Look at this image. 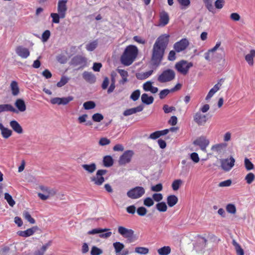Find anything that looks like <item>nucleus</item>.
Here are the masks:
<instances>
[{
    "label": "nucleus",
    "instance_id": "obj_12",
    "mask_svg": "<svg viewBox=\"0 0 255 255\" xmlns=\"http://www.w3.org/2000/svg\"><path fill=\"white\" fill-rule=\"evenodd\" d=\"M189 45V41L186 38H183L179 41L176 42L173 47L175 51L177 52H180L184 50Z\"/></svg>",
    "mask_w": 255,
    "mask_h": 255
},
{
    "label": "nucleus",
    "instance_id": "obj_61",
    "mask_svg": "<svg viewBox=\"0 0 255 255\" xmlns=\"http://www.w3.org/2000/svg\"><path fill=\"white\" fill-rule=\"evenodd\" d=\"M225 2L224 0H216L215 2V6L218 9H221L223 7Z\"/></svg>",
    "mask_w": 255,
    "mask_h": 255
},
{
    "label": "nucleus",
    "instance_id": "obj_58",
    "mask_svg": "<svg viewBox=\"0 0 255 255\" xmlns=\"http://www.w3.org/2000/svg\"><path fill=\"white\" fill-rule=\"evenodd\" d=\"M143 204L147 207H151L154 204V202L151 198L147 197L144 200Z\"/></svg>",
    "mask_w": 255,
    "mask_h": 255
},
{
    "label": "nucleus",
    "instance_id": "obj_14",
    "mask_svg": "<svg viewBox=\"0 0 255 255\" xmlns=\"http://www.w3.org/2000/svg\"><path fill=\"white\" fill-rule=\"evenodd\" d=\"M67 0H59L57 5V11L61 14L62 18H65L67 10Z\"/></svg>",
    "mask_w": 255,
    "mask_h": 255
},
{
    "label": "nucleus",
    "instance_id": "obj_18",
    "mask_svg": "<svg viewBox=\"0 0 255 255\" xmlns=\"http://www.w3.org/2000/svg\"><path fill=\"white\" fill-rule=\"evenodd\" d=\"M14 106L16 108V110L17 111L15 113L18 112H24L26 110V106L24 101L22 99H17L14 102Z\"/></svg>",
    "mask_w": 255,
    "mask_h": 255
},
{
    "label": "nucleus",
    "instance_id": "obj_62",
    "mask_svg": "<svg viewBox=\"0 0 255 255\" xmlns=\"http://www.w3.org/2000/svg\"><path fill=\"white\" fill-rule=\"evenodd\" d=\"M170 92H171V91L168 89H164L161 91L159 94L160 99H164Z\"/></svg>",
    "mask_w": 255,
    "mask_h": 255
},
{
    "label": "nucleus",
    "instance_id": "obj_20",
    "mask_svg": "<svg viewBox=\"0 0 255 255\" xmlns=\"http://www.w3.org/2000/svg\"><path fill=\"white\" fill-rule=\"evenodd\" d=\"M82 168L88 174L93 173L97 169V166L95 163L90 164H83L81 165Z\"/></svg>",
    "mask_w": 255,
    "mask_h": 255
},
{
    "label": "nucleus",
    "instance_id": "obj_17",
    "mask_svg": "<svg viewBox=\"0 0 255 255\" xmlns=\"http://www.w3.org/2000/svg\"><path fill=\"white\" fill-rule=\"evenodd\" d=\"M227 144H217L212 146L211 150L221 156L225 152Z\"/></svg>",
    "mask_w": 255,
    "mask_h": 255
},
{
    "label": "nucleus",
    "instance_id": "obj_3",
    "mask_svg": "<svg viewBox=\"0 0 255 255\" xmlns=\"http://www.w3.org/2000/svg\"><path fill=\"white\" fill-rule=\"evenodd\" d=\"M175 78V72L172 69L164 70L157 77V80L161 83H167L173 80Z\"/></svg>",
    "mask_w": 255,
    "mask_h": 255
},
{
    "label": "nucleus",
    "instance_id": "obj_1",
    "mask_svg": "<svg viewBox=\"0 0 255 255\" xmlns=\"http://www.w3.org/2000/svg\"><path fill=\"white\" fill-rule=\"evenodd\" d=\"M169 36L163 34L158 37L153 45L151 60L153 65L158 66L162 61L168 45Z\"/></svg>",
    "mask_w": 255,
    "mask_h": 255
},
{
    "label": "nucleus",
    "instance_id": "obj_29",
    "mask_svg": "<svg viewBox=\"0 0 255 255\" xmlns=\"http://www.w3.org/2000/svg\"><path fill=\"white\" fill-rule=\"evenodd\" d=\"M178 200V199L177 197L174 195H169L167 198V203L168 205L170 207L176 205Z\"/></svg>",
    "mask_w": 255,
    "mask_h": 255
},
{
    "label": "nucleus",
    "instance_id": "obj_9",
    "mask_svg": "<svg viewBox=\"0 0 255 255\" xmlns=\"http://www.w3.org/2000/svg\"><path fill=\"white\" fill-rule=\"evenodd\" d=\"M118 233L123 237L128 239L129 243L132 242L131 239L134 235V231L132 230L127 229L123 226H119L118 227Z\"/></svg>",
    "mask_w": 255,
    "mask_h": 255
},
{
    "label": "nucleus",
    "instance_id": "obj_37",
    "mask_svg": "<svg viewBox=\"0 0 255 255\" xmlns=\"http://www.w3.org/2000/svg\"><path fill=\"white\" fill-rule=\"evenodd\" d=\"M113 247L116 254L120 253L125 248L124 245L119 242H116L113 244Z\"/></svg>",
    "mask_w": 255,
    "mask_h": 255
},
{
    "label": "nucleus",
    "instance_id": "obj_59",
    "mask_svg": "<svg viewBox=\"0 0 255 255\" xmlns=\"http://www.w3.org/2000/svg\"><path fill=\"white\" fill-rule=\"evenodd\" d=\"M147 209L143 207H139L137 209V213L138 214V215L140 216H145L147 213Z\"/></svg>",
    "mask_w": 255,
    "mask_h": 255
},
{
    "label": "nucleus",
    "instance_id": "obj_49",
    "mask_svg": "<svg viewBox=\"0 0 255 255\" xmlns=\"http://www.w3.org/2000/svg\"><path fill=\"white\" fill-rule=\"evenodd\" d=\"M244 164L246 169L247 170H251L254 169V165L252 162L248 158H245L244 160Z\"/></svg>",
    "mask_w": 255,
    "mask_h": 255
},
{
    "label": "nucleus",
    "instance_id": "obj_36",
    "mask_svg": "<svg viewBox=\"0 0 255 255\" xmlns=\"http://www.w3.org/2000/svg\"><path fill=\"white\" fill-rule=\"evenodd\" d=\"M232 244L235 247L237 255H244V251L243 249L235 240H233Z\"/></svg>",
    "mask_w": 255,
    "mask_h": 255
},
{
    "label": "nucleus",
    "instance_id": "obj_44",
    "mask_svg": "<svg viewBox=\"0 0 255 255\" xmlns=\"http://www.w3.org/2000/svg\"><path fill=\"white\" fill-rule=\"evenodd\" d=\"M4 199L10 206L13 207L15 205V201L12 199V196L8 193H5L4 194Z\"/></svg>",
    "mask_w": 255,
    "mask_h": 255
},
{
    "label": "nucleus",
    "instance_id": "obj_11",
    "mask_svg": "<svg viewBox=\"0 0 255 255\" xmlns=\"http://www.w3.org/2000/svg\"><path fill=\"white\" fill-rule=\"evenodd\" d=\"M221 45V42L216 43L215 46L212 48L208 50V51L204 54L205 59L208 61L216 59L215 58V52L219 48Z\"/></svg>",
    "mask_w": 255,
    "mask_h": 255
},
{
    "label": "nucleus",
    "instance_id": "obj_6",
    "mask_svg": "<svg viewBox=\"0 0 255 255\" xmlns=\"http://www.w3.org/2000/svg\"><path fill=\"white\" fill-rule=\"evenodd\" d=\"M107 172V171L105 169H99L97 171L95 176L90 178V180L95 185L98 186L101 185L105 182L103 175L106 174Z\"/></svg>",
    "mask_w": 255,
    "mask_h": 255
},
{
    "label": "nucleus",
    "instance_id": "obj_46",
    "mask_svg": "<svg viewBox=\"0 0 255 255\" xmlns=\"http://www.w3.org/2000/svg\"><path fill=\"white\" fill-rule=\"evenodd\" d=\"M98 42L97 40H94L91 43L86 45V49L89 51H93L97 46Z\"/></svg>",
    "mask_w": 255,
    "mask_h": 255
},
{
    "label": "nucleus",
    "instance_id": "obj_16",
    "mask_svg": "<svg viewBox=\"0 0 255 255\" xmlns=\"http://www.w3.org/2000/svg\"><path fill=\"white\" fill-rule=\"evenodd\" d=\"M38 230L39 228L37 226H34L25 231H19L17 232V234L20 237L26 238L32 236Z\"/></svg>",
    "mask_w": 255,
    "mask_h": 255
},
{
    "label": "nucleus",
    "instance_id": "obj_57",
    "mask_svg": "<svg viewBox=\"0 0 255 255\" xmlns=\"http://www.w3.org/2000/svg\"><path fill=\"white\" fill-rule=\"evenodd\" d=\"M253 57L254 56L251 52L250 54H247L245 56V59L247 61V62L248 63L249 65L252 66L254 64Z\"/></svg>",
    "mask_w": 255,
    "mask_h": 255
},
{
    "label": "nucleus",
    "instance_id": "obj_52",
    "mask_svg": "<svg viewBox=\"0 0 255 255\" xmlns=\"http://www.w3.org/2000/svg\"><path fill=\"white\" fill-rule=\"evenodd\" d=\"M140 94V91L139 90H136L131 93L130 98L133 101H136L138 99Z\"/></svg>",
    "mask_w": 255,
    "mask_h": 255
},
{
    "label": "nucleus",
    "instance_id": "obj_42",
    "mask_svg": "<svg viewBox=\"0 0 255 255\" xmlns=\"http://www.w3.org/2000/svg\"><path fill=\"white\" fill-rule=\"evenodd\" d=\"M226 211L230 214H235L236 213L237 209L235 205L233 204H228L226 207Z\"/></svg>",
    "mask_w": 255,
    "mask_h": 255
},
{
    "label": "nucleus",
    "instance_id": "obj_43",
    "mask_svg": "<svg viewBox=\"0 0 255 255\" xmlns=\"http://www.w3.org/2000/svg\"><path fill=\"white\" fill-rule=\"evenodd\" d=\"M96 104L94 102L90 101L85 102L83 104V107L85 110H91L95 108Z\"/></svg>",
    "mask_w": 255,
    "mask_h": 255
},
{
    "label": "nucleus",
    "instance_id": "obj_40",
    "mask_svg": "<svg viewBox=\"0 0 255 255\" xmlns=\"http://www.w3.org/2000/svg\"><path fill=\"white\" fill-rule=\"evenodd\" d=\"M50 16L52 18V22L54 23H59L60 22V18H63L61 17V14L57 13H51Z\"/></svg>",
    "mask_w": 255,
    "mask_h": 255
},
{
    "label": "nucleus",
    "instance_id": "obj_35",
    "mask_svg": "<svg viewBox=\"0 0 255 255\" xmlns=\"http://www.w3.org/2000/svg\"><path fill=\"white\" fill-rule=\"evenodd\" d=\"M217 50L218 51V52H216V51L215 52V58L216 59H218V61H219L225 57V53L224 48L223 47H221V46Z\"/></svg>",
    "mask_w": 255,
    "mask_h": 255
},
{
    "label": "nucleus",
    "instance_id": "obj_5",
    "mask_svg": "<svg viewBox=\"0 0 255 255\" xmlns=\"http://www.w3.org/2000/svg\"><path fill=\"white\" fill-rule=\"evenodd\" d=\"M145 189L141 186H136L129 190L127 193V196L132 199H138L145 193Z\"/></svg>",
    "mask_w": 255,
    "mask_h": 255
},
{
    "label": "nucleus",
    "instance_id": "obj_4",
    "mask_svg": "<svg viewBox=\"0 0 255 255\" xmlns=\"http://www.w3.org/2000/svg\"><path fill=\"white\" fill-rule=\"evenodd\" d=\"M193 66V64L192 62L182 60L175 64V68L179 73L186 75L188 73L189 69Z\"/></svg>",
    "mask_w": 255,
    "mask_h": 255
},
{
    "label": "nucleus",
    "instance_id": "obj_22",
    "mask_svg": "<svg viewBox=\"0 0 255 255\" xmlns=\"http://www.w3.org/2000/svg\"><path fill=\"white\" fill-rule=\"evenodd\" d=\"M9 125L15 132L18 134H21L23 132V129L21 126L16 121H11L9 123Z\"/></svg>",
    "mask_w": 255,
    "mask_h": 255
},
{
    "label": "nucleus",
    "instance_id": "obj_41",
    "mask_svg": "<svg viewBox=\"0 0 255 255\" xmlns=\"http://www.w3.org/2000/svg\"><path fill=\"white\" fill-rule=\"evenodd\" d=\"M109 229L105 228V229H101V228H97L92 230L88 232L89 235H93L96 234L103 233L104 232H107L109 231Z\"/></svg>",
    "mask_w": 255,
    "mask_h": 255
},
{
    "label": "nucleus",
    "instance_id": "obj_31",
    "mask_svg": "<svg viewBox=\"0 0 255 255\" xmlns=\"http://www.w3.org/2000/svg\"><path fill=\"white\" fill-rule=\"evenodd\" d=\"M103 164L104 166L109 167L113 165L114 161L113 158L110 155H107L103 158Z\"/></svg>",
    "mask_w": 255,
    "mask_h": 255
},
{
    "label": "nucleus",
    "instance_id": "obj_55",
    "mask_svg": "<svg viewBox=\"0 0 255 255\" xmlns=\"http://www.w3.org/2000/svg\"><path fill=\"white\" fill-rule=\"evenodd\" d=\"M254 179L255 175L251 172L248 173L245 177V180H246L247 183L249 184L253 182Z\"/></svg>",
    "mask_w": 255,
    "mask_h": 255
},
{
    "label": "nucleus",
    "instance_id": "obj_39",
    "mask_svg": "<svg viewBox=\"0 0 255 255\" xmlns=\"http://www.w3.org/2000/svg\"><path fill=\"white\" fill-rule=\"evenodd\" d=\"M156 208L159 212H164L167 211V207L165 202H161L156 205Z\"/></svg>",
    "mask_w": 255,
    "mask_h": 255
},
{
    "label": "nucleus",
    "instance_id": "obj_60",
    "mask_svg": "<svg viewBox=\"0 0 255 255\" xmlns=\"http://www.w3.org/2000/svg\"><path fill=\"white\" fill-rule=\"evenodd\" d=\"M110 140L108 139L107 138L102 137L100 139L99 141V144L101 146H105L109 144L110 143Z\"/></svg>",
    "mask_w": 255,
    "mask_h": 255
},
{
    "label": "nucleus",
    "instance_id": "obj_2",
    "mask_svg": "<svg viewBox=\"0 0 255 255\" xmlns=\"http://www.w3.org/2000/svg\"><path fill=\"white\" fill-rule=\"evenodd\" d=\"M138 52L136 46L130 45L127 46L122 54L121 61L122 64L126 66L131 65L135 60Z\"/></svg>",
    "mask_w": 255,
    "mask_h": 255
},
{
    "label": "nucleus",
    "instance_id": "obj_56",
    "mask_svg": "<svg viewBox=\"0 0 255 255\" xmlns=\"http://www.w3.org/2000/svg\"><path fill=\"white\" fill-rule=\"evenodd\" d=\"M50 36V32L49 30H46L44 31V32L42 34V41L43 42H46L49 38Z\"/></svg>",
    "mask_w": 255,
    "mask_h": 255
},
{
    "label": "nucleus",
    "instance_id": "obj_23",
    "mask_svg": "<svg viewBox=\"0 0 255 255\" xmlns=\"http://www.w3.org/2000/svg\"><path fill=\"white\" fill-rule=\"evenodd\" d=\"M10 112L12 113H16L17 111L11 105L9 104H0V113L3 112Z\"/></svg>",
    "mask_w": 255,
    "mask_h": 255
},
{
    "label": "nucleus",
    "instance_id": "obj_54",
    "mask_svg": "<svg viewBox=\"0 0 255 255\" xmlns=\"http://www.w3.org/2000/svg\"><path fill=\"white\" fill-rule=\"evenodd\" d=\"M74 98L72 96L61 98V105H66L70 102L73 101Z\"/></svg>",
    "mask_w": 255,
    "mask_h": 255
},
{
    "label": "nucleus",
    "instance_id": "obj_38",
    "mask_svg": "<svg viewBox=\"0 0 255 255\" xmlns=\"http://www.w3.org/2000/svg\"><path fill=\"white\" fill-rule=\"evenodd\" d=\"M153 72V71L152 70H149L148 71L138 74L136 75V77L140 80H144L148 77H149L150 76H151Z\"/></svg>",
    "mask_w": 255,
    "mask_h": 255
},
{
    "label": "nucleus",
    "instance_id": "obj_30",
    "mask_svg": "<svg viewBox=\"0 0 255 255\" xmlns=\"http://www.w3.org/2000/svg\"><path fill=\"white\" fill-rule=\"evenodd\" d=\"M142 103L146 105H150L153 102L154 99L152 96H148L147 94H143L141 97Z\"/></svg>",
    "mask_w": 255,
    "mask_h": 255
},
{
    "label": "nucleus",
    "instance_id": "obj_32",
    "mask_svg": "<svg viewBox=\"0 0 255 255\" xmlns=\"http://www.w3.org/2000/svg\"><path fill=\"white\" fill-rule=\"evenodd\" d=\"M88 116L87 114H84V115H82V116H79L78 118V122L80 124H83L84 123H85L86 126H92V123L91 121H87V119L88 118Z\"/></svg>",
    "mask_w": 255,
    "mask_h": 255
},
{
    "label": "nucleus",
    "instance_id": "obj_15",
    "mask_svg": "<svg viewBox=\"0 0 255 255\" xmlns=\"http://www.w3.org/2000/svg\"><path fill=\"white\" fill-rule=\"evenodd\" d=\"M15 52L18 56L22 58H27L30 55V52L28 48L22 46H19L15 49Z\"/></svg>",
    "mask_w": 255,
    "mask_h": 255
},
{
    "label": "nucleus",
    "instance_id": "obj_45",
    "mask_svg": "<svg viewBox=\"0 0 255 255\" xmlns=\"http://www.w3.org/2000/svg\"><path fill=\"white\" fill-rule=\"evenodd\" d=\"M23 217L25 220L29 222L30 224H34L35 223V220L31 217L29 213L26 211L23 212Z\"/></svg>",
    "mask_w": 255,
    "mask_h": 255
},
{
    "label": "nucleus",
    "instance_id": "obj_51",
    "mask_svg": "<svg viewBox=\"0 0 255 255\" xmlns=\"http://www.w3.org/2000/svg\"><path fill=\"white\" fill-rule=\"evenodd\" d=\"M103 253V251L96 246H93L91 251V255H100Z\"/></svg>",
    "mask_w": 255,
    "mask_h": 255
},
{
    "label": "nucleus",
    "instance_id": "obj_34",
    "mask_svg": "<svg viewBox=\"0 0 255 255\" xmlns=\"http://www.w3.org/2000/svg\"><path fill=\"white\" fill-rule=\"evenodd\" d=\"M159 255H168L171 253V248L169 246H164L157 250Z\"/></svg>",
    "mask_w": 255,
    "mask_h": 255
},
{
    "label": "nucleus",
    "instance_id": "obj_28",
    "mask_svg": "<svg viewBox=\"0 0 255 255\" xmlns=\"http://www.w3.org/2000/svg\"><path fill=\"white\" fill-rule=\"evenodd\" d=\"M10 87L13 96H15L18 95L19 89L17 82L12 81L10 83Z\"/></svg>",
    "mask_w": 255,
    "mask_h": 255
},
{
    "label": "nucleus",
    "instance_id": "obj_63",
    "mask_svg": "<svg viewBox=\"0 0 255 255\" xmlns=\"http://www.w3.org/2000/svg\"><path fill=\"white\" fill-rule=\"evenodd\" d=\"M162 185L161 183L156 184L155 186H153L151 188V190L154 192H159L162 190Z\"/></svg>",
    "mask_w": 255,
    "mask_h": 255
},
{
    "label": "nucleus",
    "instance_id": "obj_10",
    "mask_svg": "<svg viewBox=\"0 0 255 255\" xmlns=\"http://www.w3.org/2000/svg\"><path fill=\"white\" fill-rule=\"evenodd\" d=\"M133 154V151L131 150H128L125 151L119 158V164L123 165L130 162Z\"/></svg>",
    "mask_w": 255,
    "mask_h": 255
},
{
    "label": "nucleus",
    "instance_id": "obj_19",
    "mask_svg": "<svg viewBox=\"0 0 255 255\" xmlns=\"http://www.w3.org/2000/svg\"><path fill=\"white\" fill-rule=\"evenodd\" d=\"M86 63V59L84 57L77 55L74 57L72 60L71 63L74 66H84Z\"/></svg>",
    "mask_w": 255,
    "mask_h": 255
},
{
    "label": "nucleus",
    "instance_id": "obj_27",
    "mask_svg": "<svg viewBox=\"0 0 255 255\" xmlns=\"http://www.w3.org/2000/svg\"><path fill=\"white\" fill-rule=\"evenodd\" d=\"M0 130L2 137L4 138H8L12 134V131L4 127L2 123H0Z\"/></svg>",
    "mask_w": 255,
    "mask_h": 255
},
{
    "label": "nucleus",
    "instance_id": "obj_26",
    "mask_svg": "<svg viewBox=\"0 0 255 255\" xmlns=\"http://www.w3.org/2000/svg\"><path fill=\"white\" fill-rule=\"evenodd\" d=\"M169 18L167 12L163 11L161 13L160 16V20L159 25L164 26L166 25L169 22Z\"/></svg>",
    "mask_w": 255,
    "mask_h": 255
},
{
    "label": "nucleus",
    "instance_id": "obj_21",
    "mask_svg": "<svg viewBox=\"0 0 255 255\" xmlns=\"http://www.w3.org/2000/svg\"><path fill=\"white\" fill-rule=\"evenodd\" d=\"M143 109L142 105H139L136 107L129 109L124 111L123 115L125 116H128L137 112L142 111Z\"/></svg>",
    "mask_w": 255,
    "mask_h": 255
},
{
    "label": "nucleus",
    "instance_id": "obj_53",
    "mask_svg": "<svg viewBox=\"0 0 255 255\" xmlns=\"http://www.w3.org/2000/svg\"><path fill=\"white\" fill-rule=\"evenodd\" d=\"M104 119L103 116L99 113H96L92 116V120L96 122H100Z\"/></svg>",
    "mask_w": 255,
    "mask_h": 255
},
{
    "label": "nucleus",
    "instance_id": "obj_48",
    "mask_svg": "<svg viewBox=\"0 0 255 255\" xmlns=\"http://www.w3.org/2000/svg\"><path fill=\"white\" fill-rule=\"evenodd\" d=\"M182 181L181 179L175 180L172 184V188L173 190L177 191L179 189L180 186L182 184Z\"/></svg>",
    "mask_w": 255,
    "mask_h": 255
},
{
    "label": "nucleus",
    "instance_id": "obj_7",
    "mask_svg": "<svg viewBox=\"0 0 255 255\" xmlns=\"http://www.w3.org/2000/svg\"><path fill=\"white\" fill-rule=\"evenodd\" d=\"M235 162V160L232 156H231L230 158L220 159L221 168L225 171H230L234 166Z\"/></svg>",
    "mask_w": 255,
    "mask_h": 255
},
{
    "label": "nucleus",
    "instance_id": "obj_33",
    "mask_svg": "<svg viewBox=\"0 0 255 255\" xmlns=\"http://www.w3.org/2000/svg\"><path fill=\"white\" fill-rule=\"evenodd\" d=\"M118 71L122 77V80H121L120 82L122 84H124L128 81L127 77L128 76V73L127 71L123 69H118Z\"/></svg>",
    "mask_w": 255,
    "mask_h": 255
},
{
    "label": "nucleus",
    "instance_id": "obj_47",
    "mask_svg": "<svg viewBox=\"0 0 255 255\" xmlns=\"http://www.w3.org/2000/svg\"><path fill=\"white\" fill-rule=\"evenodd\" d=\"M135 252L142 255H146L149 252V250L145 247H136L135 248Z\"/></svg>",
    "mask_w": 255,
    "mask_h": 255
},
{
    "label": "nucleus",
    "instance_id": "obj_50",
    "mask_svg": "<svg viewBox=\"0 0 255 255\" xmlns=\"http://www.w3.org/2000/svg\"><path fill=\"white\" fill-rule=\"evenodd\" d=\"M69 79L66 77V76H62L60 80L57 83V86L58 87H61L63 86H64L66 83H68Z\"/></svg>",
    "mask_w": 255,
    "mask_h": 255
},
{
    "label": "nucleus",
    "instance_id": "obj_13",
    "mask_svg": "<svg viewBox=\"0 0 255 255\" xmlns=\"http://www.w3.org/2000/svg\"><path fill=\"white\" fill-rule=\"evenodd\" d=\"M209 144V140L203 136L200 137L193 141V144L199 146L203 151H206V147Z\"/></svg>",
    "mask_w": 255,
    "mask_h": 255
},
{
    "label": "nucleus",
    "instance_id": "obj_8",
    "mask_svg": "<svg viewBox=\"0 0 255 255\" xmlns=\"http://www.w3.org/2000/svg\"><path fill=\"white\" fill-rule=\"evenodd\" d=\"M208 117L207 114L201 113L198 111L193 116L194 121L199 126H204L208 120Z\"/></svg>",
    "mask_w": 255,
    "mask_h": 255
},
{
    "label": "nucleus",
    "instance_id": "obj_25",
    "mask_svg": "<svg viewBox=\"0 0 255 255\" xmlns=\"http://www.w3.org/2000/svg\"><path fill=\"white\" fill-rule=\"evenodd\" d=\"M222 84L218 82L217 84L215 85V86L212 88L208 93L205 99L208 101L210 99L213 95L220 89Z\"/></svg>",
    "mask_w": 255,
    "mask_h": 255
},
{
    "label": "nucleus",
    "instance_id": "obj_64",
    "mask_svg": "<svg viewBox=\"0 0 255 255\" xmlns=\"http://www.w3.org/2000/svg\"><path fill=\"white\" fill-rule=\"evenodd\" d=\"M153 199L156 202H159L163 199V196L161 193H154L152 195Z\"/></svg>",
    "mask_w": 255,
    "mask_h": 255
},
{
    "label": "nucleus",
    "instance_id": "obj_24",
    "mask_svg": "<svg viewBox=\"0 0 255 255\" xmlns=\"http://www.w3.org/2000/svg\"><path fill=\"white\" fill-rule=\"evenodd\" d=\"M83 78L88 83L91 84L94 83L96 81L95 75L91 72L85 71L83 73Z\"/></svg>",
    "mask_w": 255,
    "mask_h": 255
}]
</instances>
